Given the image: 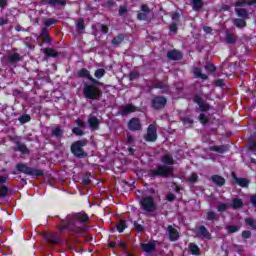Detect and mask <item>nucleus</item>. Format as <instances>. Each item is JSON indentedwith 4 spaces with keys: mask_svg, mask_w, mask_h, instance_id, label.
I'll return each instance as SVG.
<instances>
[{
    "mask_svg": "<svg viewBox=\"0 0 256 256\" xmlns=\"http://www.w3.org/2000/svg\"><path fill=\"white\" fill-rule=\"evenodd\" d=\"M89 221H91V218H89V214L85 213V211L69 214L64 220H61L58 229L59 231H70L74 235H83L85 233V228L83 227Z\"/></svg>",
    "mask_w": 256,
    "mask_h": 256,
    "instance_id": "obj_1",
    "label": "nucleus"
},
{
    "mask_svg": "<svg viewBox=\"0 0 256 256\" xmlns=\"http://www.w3.org/2000/svg\"><path fill=\"white\" fill-rule=\"evenodd\" d=\"M82 93L84 99H88L90 101H101V98L103 97V90L93 83L84 84Z\"/></svg>",
    "mask_w": 256,
    "mask_h": 256,
    "instance_id": "obj_2",
    "label": "nucleus"
},
{
    "mask_svg": "<svg viewBox=\"0 0 256 256\" xmlns=\"http://www.w3.org/2000/svg\"><path fill=\"white\" fill-rule=\"evenodd\" d=\"M87 145V140H77L73 142L70 146V151L76 159H86L88 157L87 152H85L84 147Z\"/></svg>",
    "mask_w": 256,
    "mask_h": 256,
    "instance_id": "obj_3",
    "label": "nucleus"
},
{
    "mask_svg": "<svg viewBox=\"0 0 256 256\" xmlns=\"http://www.w3.org/2000/svg\"><path fill=\"white\" fill-rule=\"evenodd\" d=\"M16 171L18 173H24V175H30L31 177H43L45 175V171L29 167L26 163H17Z\"/></svg>",
    "mask_w": 256,
    "mask_h": 256,
    "instance_id": "obj_4",
    "label": "nucleus"
},
{
    "mask_svg": "<svg viewBox=\"0 0 256 256\" xmlns=\"http://www.w3.org/2000/svg\"><path fill=\"white\" fill-rule=\"evenodd\" d=\"M169 175H173V168L169 166L158 165L156 169L148 171V177H150V179H155L156 177H169Z\"/></svg>",
    "mask_w": 256,
    "mask_h": 256,
    "instance_id": "obj_5",
    "label": "nucleus"
},
{
    "mask_svg": "<svg viewBox=\"0 0 256 256\" xmlns=\"http://www.w3.org/2000/svg\"><path fill=\"white\" fill-rule=\"evenodd\" d=\"M140 206L143 211H146V213H153L154 211H157V204L155 203V199H153L152 196L141 198Z\"/></svg>",
    "mask_w": 256,
    "mask_h": 256,
    "instance_id": "obj_6",
    "label": "nucleus"
},
{
    "mask_svg": "<svg viewBox=\"0 0 256 256\" xmlns=\"http://www.w3.org/2000/svg\"><path fill=\"white\" fill-rule=\"evenodd\" d=\"M151 107L155 109V111L165 109V107H167V98L165 96H155L151 100Z\"/></svg>",
    "mask_w": 256,
    "mask_h": 256,
    "instance_id": "obj_7",
    "label": "nucleus"
},
{
    "mask_svg": "<svg viewBox=\"0 0 256 256\" xmlns=\"http://www.w3.org/2000/svg\"><path fill=\"white\" fill-rule=\"evenodd\" d=\"M144 140L148 143H155L157 141V126L150 124L147 128V132L144 135Z\"/></svg>",
    "mask_w": 256,
    "mask_h": 256,
    "instance_id": "obj_8",
    "label": "nucleus"
},
{
    "mask_svg": "<svg viewBox=\"0 0 256 256\" xmlns=\"http://www.w3.org/2000/svg\"><path fill=\"white\" fill-rule=\"evenodd\" d=\"M193 102L199 106V109L202 113H207V111L211 110V106L203 98L200 97L199 94H195L193 97Z\"/></svg>",
    "mask_w": 256,
    "mask_h": 256,
    "instance_id": "obj_9",
    "label": "nucleus"
},
{
    "mask_svg": "<svg viewBox=\"0 0 256 256\" xmlns=\"http://www.w3.org/2000/svg\"><path fill=\"white\" fill-rule=\"evenodd\" d=\"M127 127L129 129V131H141V129H143V125L141 124V119L134 117L131 118L128 121Z\"/></svg>",
    "mask_w": 256,
    "mask_h": 256,
    "instance_id": "obj_10",
    "label": "nucleus"
},
{
    "mask_svg": "<svg viewBox=\"0 0 256 256\" xmlns=\"http://www.w3.org/2000/svg\"><path fill=\"white\" fill-rule=\"evenodd\" d=\"M140 9L142 12L137 13L138 21H147V19H149V15L151 14V8H149V5L147 4H142Z\"/></svg>",
    "mask_w": 256,
    "mask_h": 256,
    "instance_id": "obj_11",
    "label": "nucleus"
},
{
    "mask_svg": "<svg viewBox=\"0 0 256 256\" xmlns=\"http://www.w3.org/2000/svg\"><path fill=\"white\" fill-rule=\"evenodd\" d=\"M231 177L233 180V183L236 185H239V187H242L243 189H247L249 187V179L243 178V177H237V174L235 172L231 173Z\"/></svg>",
    "mask_w": 256,
    "mask_h": 256,
    "instance_id": "obj_12",
    "label": "nucleus"
},
{
    "mask_svg": "<svg viewBox=\"0 0 256 256\" xmlns=\"http://www.w3.org/2000/svg\"><path fill=\"white\" fill-rule=\"evenodd\" d=\"M167 58L170 59V61H181V59H183V53L177 49L169 50L167 52Z\"/></svg>",
    "mask_w": 256,
    "mask_h": 256,
    "instance_id": "obj_13",
    "label": "nucleus"
},
{
    "mask_svg": "<svg viewBox=\"0 0 256 256\" xmlns=\"http://www.w3.org/2000/svg\"><path fill=\"white\" fill-rule=\"evenodd\" d=\"M137 111V107L133 104H126L122 107V109L118 112V115H122V117H125V115H129L131 113H135Z\"/></svg>",
    "mask_w": 256,
    "mask_h": 256,
    "instance_id": "obj_14",
    "label": "nucleus"
},
{
    "mask_svg": "<svg viewBox=\"0 0 256 256\" xmlns=\"http://www.w3.org/2000/svg\"><path fill=\"white\" fill-rule=\"evenodd\" d=\"M39 37L43 43H46L48 45H50V43H53V39H51V36L49 35V29L47 28H41Z\"/></svg>",
    "mask_w": 256,
    "mask_h": 256,
    "instance_id": "obj_15",
    "label": "nucleus"
},
{
    "mask_svg": "<svg viewBox=\"0 0 256 256\" xmlns=\"http://www.w3.org/2000/svg\"><path fill=\"white\" fill-rule=\"evenodd\" d=\"M196 235L200 239L211 240V232H209V230H207V227H205V226H200L198 228V231H197Z\"/></svg>",
    "mask_w": 256,
    "mask_h": 256,
    "instance_id": "obj_16",
    "label": "nucleus"
},
{
    "mask_svg": "<svg viewBox=\"0 0 256 256\" xmlns=\"http://www.w3.org/2000/svg\"><path fill=\"white\" fill-rule=\"evenodd\" d=\"M45 239L48 243H51V245H59V243H61V237L55 233L46 234Z\"/></svg>",
    "mask_w": 256,
    "mask_h": 256,
    "instance_id": "obj_17",
    "label": "nucleus"
},
{
    "mask_svg": "<svg viewBox=\"0 0 256 256\" xmlns=\"http://www.w3.org/2000/svg\"><path fill=\"white\" fill-rule=\"evenodd\" d=\"M76 75L79 79H88V81H91L93 79L91 72L87 70V68H81L76 72Z\"/></svg>",
    "mask_w": 256,
    "mask_h": 256,
    "instance_id": "obj_18",
    "label": "nucleus"
},
{
    "mask_svg": "<svg viewBox=\"0 0 256 256\" xmlns=\"http://www.w3.org/2000/svg\"><path fill=\"white\" fill-rule=\"evenodd\" d=\"M44 5H48L49 7H65L67 0H45Z\"/></svg>",
    "mask_w": 256,
    "mask_h": 256,
    "instance_id": "obj_19",
    "label": "nucleus"
},
{
    "mask_svg": "<svg viewBox=\"0 0 256 256\" xmlns=\"http://www.w3.org/2000/svg\"><path fill=\"white\" fill-rule=\"evenodd\" d=\"M140 247L142 250H144L145 253H153V251L157 249V244H155V241L148 242V243H141Z\"/></svg>",
    "mask_w": 256,
    "mask_h": 256,
    "instance_id": "obj_20",
    "label": "nucleus"
},
{
    "mask_svg": "<svg viewBox=\"0 0 256 256\" xmlns=\"http://www.w3.org/2000/svg\"><path fill=\"white\" fill-rule=\"evenodd\" d=\"M229 145H220V146H210L208 149L209 151H214L215 153H220V155H223V153H227L229 151Z\"/></svg>",
    "mask_w": 256,
    "mask_h": 256,
    "instance_id": "obj_21",
    "label": "nucleus"
},
{
    "mask_svg": "<svg viewBox=\"0 0 256 256\" xmlns=\"http://www.w3.org/2000/svg\"><path fill=\"white\" fill-rule=\"evenodd\" d=\"M88 125L91 129H94V131H98L99 129V118H97V116H90L88 118Z\"/></svg>",
    "mask_w": 256,
    "mask_h": 256,
    "instance_id": "obj_22",
    "label": "nucleus"
},
{
    "mask_svg": "<svg viewBox=\"0 0 256 256\" xmlns=\"http://www.w3.org/2000/svg\"><path fill=\"white\" fill-rule=\"evenodd\" d=\"M168 235L170 241H178L179 240V231L175 229L173 226H168Z\"/></svg>",
    "mask_w": 256,
    "mask_h": 256,
    "instance_id": "obj_23",
    "label": "nucleus"
},
{
    "mask_svg": "<svg viewBox=\"0 0 256 256\" xmlns=\"http://www.w3.org/2000/svg\"><path fill=\"white\" fill-rule=\"evenodd\" d=\"M76 31H77L78 35H83V33H85V20L83 18L77 19Z\"/></svg>",
    "mask_w": 256,
    "mask_h": 256,
    "instance_id": "obj_24",
    "label": "nucleus"
},
{
    "mask_svg": "<svg viewBox=\"0 0 256 256\" xmlns=\"http://www.w3.org/2000/svg\"><path fill=\"white\" fill-rule=\"evenodd\" d=\"M235 13L237 17H240V19H249V11H247L245 8H235Z\"/></svg>",
    "mask_w": 256,
    "mask_h": 256,
    "instance_id": "obj_25",
    "label": "nucleus"
},
{
    "mask_svg": "<svg viewBox=\"0 0 256 256\" xmlns=\"http://www.w3.org/2000/svg\"><path fill=\"white\" fill-rule=\"evenodd\" d=\"M232 23L237 29H245V27H247V21L244 18H234Z\"/></svg>",
    "mask_w": 256,
    "mask_h": 256,
    "instance_id": "obj_26",
    "label": "nucleus"
},
{
    "mask_svg": "<svg viewBox=\"0 0 256 256\" xmlns=\"http://www.w3.org/2000/svg\"><path fill=\"white\" fill-rule=\"evenodd\" d=\"M124 41H125V34H118L112 39L111 44L114 47H119V45H121V43H123Z\"/></svg>",
    "mask_w": 256,
    "mask_h": 256,
    "instance_id": "obj_27",
    "label": "nucleus"
},
{
    "mask_svg": "<svg viewBox=\"0 0 256 256\" xmlns=\"http://www.w3.org/2000/svg\"><path fill=\"white\" fill-rule=\"evenodd\" d=\"M7 61L9 65H15V63H19V61H21V55H19V53L10 54Z\"/></svg>",
    "mask_w": 256,
    "mask_h": 256,
    "instance_id": "obj_28",
    "label": "nucleus"
},
{
    "mask_svg": "<svg viewBox=\"0 0 256 256\" xmlns=\"http://www.w3.org/2000/svg\"><path fill=\"white\" fill-rule=\"evenodd\" d=\"M43 53L46 57H52L53 59H57V57H59V52L53 48H45Z\"/></svg>",
    "mask_w": 256,
    "mask_h": 256,
    "instance_id": "obj_29",
    "label": "nucleus"
},
{
    "mask_svg": "<svg viewBox=\"0 0 256 256\" xmlns=\"http://www.w3.org/2000/svg\"><path fill=\"white\" fill-rule=\"evenodd\" d=\"M16 147H17V151H19L20 153H22V155H29V153H31V151L29 150V148H27V145L21 143V142H16Z\"/></svg>",
    "mask_w": 256,
    "mask_h": 256,
    "instance_id": "obj_30",
    "label": "nucleus"
},
{
    "mask_svg": "<svg viewBox=\"0 0 256 256\" xmlns=\"http://www.w3.org/2000/svg\"><path fill=\"white\" fill-rule=\"evenodd\" d=\"M211 181L214 182L217 187H223V185H225V179L219 175H213Z\"/></svg>",
    "mask_w": 256,
    "mask_h": 256,
    "instance_id": "obj_31",
    "label": "nucleus"
},
{
    "mask_svg": "<svg viewBox=\"0 0 256 256\" xmlns=\"http://www.w3.org/2000/svg\"><path fill=\"white\" fill-rule=\"evenodd\" d=\"M226 43H228V45H235L237 43V36L231 34V32H229V30L226 31Z\"/></svg>",
    "mask_w": 256,
    "mask_h": 256,
    "instance_id": "obj_32",
    "label": "nucleus"
},
{
    "mask_svg": "<svg viewBox=\"0 0 256 256\" xmlns=\"http://www.w3.org/2000/svg\"><path fill=\"white\" fill-rule=\"evenodd\" d=\"M243 200L241 198H233L232 203L230 204V207L232 209H241L243 207Z\"/></svg>",
    "mask_w": 256,
    "mask_h": 256,
    "instance_id": "obj_33",
    "label": "nucleus"
},
{
    "mask_svg": "<svg viewBox=\"0 0 256 256\" xmlns=\"http://www.w3.org/2000/svg\"><path fill=\"white\" fill-rule=\"evenodd\" d=\"M64 133L65 131H63L61 126H57L54 129H52V137H56V139H61Z\"/></svg>",
    "mask_w": 256,
    "mask_h": 256,
    "instance_id": "obj_34",
    "label": "nucleus"
},
{
    "mask_svg": "<svg viewBox=\"0 0 256 256\" xmlns=\"http://www.w3.org/2000/svg\"><path fill=\"white\" fill-rule=\"evenodd\" d=\"M191 3L194 11H201V9H203V5H205L203 0H191Z\"/></svg>",
    "mask_w": 256,
    "mask_h": 256,
    "instance_id": "obj_35",
    "label": "nucleus"
},
{
    "mask_svg": "<svg viewBox=\"0 0 256 256\" xmlns=\"http://www.w3.org/2000/svg\"><path fill=\"white\" fill-rule=\"evenodd\" d=\"M161 161L162 163H164V165H175V160L173 159V156L169 154H165L164 156H162Z\"/></svg>",
    "mask_w": 256,
    "mask_h": 256,
    "instance_id": "obj_36",
    "label": "nucleus"
},
{
    "mask_svg": "<svg viewBox=\"0 0 256 256\" xmlns=\"http://www.w3.org/2000/svg\"><path fill=\"white\" fill-rule=\"evenodd\" d=\"M251 7V5H253V0H242V1H236L234 3V7H236V9H239V7H245L247 6Z\"/></svg>",
    "mask_w": 256,
    "mask_h": 256,
    "instance_id": "obj_37",
    "label": "nucleus"
},
{
    "mask_svg": "<svg viewBox=\"0 0 256 256\" xmlns=\"http://www.w3.org/2000/svg\"><path fill=\"white\" fill-rule=\"evenodd\" d=\"M248 149L252 153H256V136H252L248 139Z\"/></svg>",
    "mask_w": 256,
    "mask_h": 256,
    "instance_id": "obj_38",
    "label": "nucleus"
},
{
    "mask_svg": "<svg viewBox=\"0 0 256 256\" xmlns=\"http://www.w3.org/2000/svg\"><path fill=\"white\" fill-rule=\"evenodd\" d=\"M190 253L195 256H199L201 254V250L199 249V246L195 243L189 244Z\"/></svg>",
    "mask_w": 256,
    "mask_h": 256,
    "instance_id": "obj_39",
    "label": "nucleus"
},
{
    "mask_svg": "<svg viewBox=\"0 0 256 256\" xmlns=\"http://www.w3.org/2000/svg\"><path fill=\"white\" fill-rule=\"evenodd\" d=\"M127 229V221L126 220H120L116 225V231L118 233H123Z\"/></svg>",
    "mask_w": 256,
    "mask_h": 256,
    "instance_id": "obj_40",
    "label": "nucleus"
},
{
    "mask_svg": "<svg viewBox=\"0 0 256 256\" xmlns=\"http://www.w3.org/2000/svg\"><path fill=\"white\" fill-rule=\"evenodd\" d=\"M206 221H212V223L215 222V221H218L217 213H215L212 210L208 211L206 213Z\"/></svg>",
    "mask_w": 256,
    "mask_h": 256,
    "instance_id": "obj_41",
    "label": "nucleus"
},
{
    "mask_svg": "<svg viewBox=\"0 0 256 256\" xmlns=\"http://www.w3.org/2000/svg\"><path fill=\"white\" fill-rule=\"evenodd\" d=\"M57 23H59V20L55 19V18H48L44 21V28L47 29V27H51V25H57Z\"/></svg>",
    "mask_w": 256,
    "mask_h": 256,
    "instance_id": "obj_42",
    "label": "nucleus"
},
{
    "mask_svg": "<svg viewBox=\"0 0 256 256\" xmlns=\"http://www.w3.org/2000/svg\"><path fill=\"white\" fill-rule=\"evenodd\" d=\"M127 13H129V10L127 9V6L120 5L118 10L119 17H126Z\"/></svg>",
    "mask_w": 256,
    "mask_h": 256,
    "instance_id": "obj_43",
    "label": "nucleus"
},
{
    "mask_svg": "<svg viewBox=\"0 0 256 256\" xmlns=\"http://www.w3.org/2000/svg\"><path fill=\"white\" fill-rule=\"evenodd\" d=\"M18 121L21 123V125H25V123H29V121H31V116L28 114H23L18 118Z\"/></svg>",
    "mask_w": 256,
    "mask_h": 256,
    "instance_id": "obj_44",
    "label": "nucleus"
},
{
    "mask_svg": "<svg viewBox=\"0 0 256 256\" xmlns=\"http://www.w3.org/2000/svg\"><path fill=\"white\" fill-rule=\"evenodd\" d=\"M105 73H107L105 69L99 68L94 72V76L96 77V79H102V77H105Z\"/></svg>",
    "mask_w": 256,
    "mask_h": 256,
    "instance_id": "obj_45",
    "label": "nucleus"
},
{
    "mask_svg": "<svg viewBox=\"0 0 256 256\" xmlns=\"http://www.w3.org/2000/svg\"><path fill=\"white\" fill-rule=\"evenodd\" d=\"M9 193V188L7 186H0V199H5Z\"/></svg>",
    "mask_w": 256,
    "mask_h": 256,
    "instance_id": "obj_46",
    "label": "nucleus"
},
{
    "mask_svg": "<svg viewBox=\"0 0 256 256\" xmlns=\"http://www.w3.org/2000/svg\"><path fill=\"white\" fill-rule=\"evenodd\" d=\"M194 73H195L196 77H199L200 79H203L204 81H207V79H209V76H207V74L201 73V69H199V68H196Z\"/></svg>",
    "mask_w": 256,
    "mask_h": 256,
    "instance_id": "obj_47",
    "label": "nucleus"
},
{
    "mask_svg": "<svg viewBox=\"0 0 256 256\" xmlns=\"http://www.w3.org/2000/svg\"><path fill=\"white\" fill-rule=\"evenodd\" d=\"M239 226H237V225H228V226H226V231H227V233H237V231H239Z\"/></svg>",
    "mask_w": 256,
    "mask_h": 256,
    "instance_id": "obj_48",
    "label": "nucleus"
},
{
    "mask_svg": "<svg viewBox=\"0 0 256 256\" xmlns=\"http://www.w3.org/2000/svg\"><path fill=\"white\" fill-rule=\"evenodd\" d=\"M205 69L208 73H215V71H217V67L213 63H207Z\"/></svg>",
    "mask_w": 256,
    "mask_h": 256,
    "instance_id": "obj_49",
    "label": "nucleus"
},
{
    "mask_svg": "<svg viewBox=\"0 0 256 256\" xmlns=\"http://www.w3.org/2000/svg\"><path fill=\"white\" fill-rule=\"evenodd\" d=\"M245 223L248 227H252V229H256V220L253 218H245Z\"/></svg>",
    "mask_w": 256,
    "mask_h": 256,
    "instance_id": "obj_50",
    "label": "nucleus"
},
{
    "mask_svg": "<svg viewBox=\"0 0 256 256\" xmlns=\"http://www.w3.org/2000/svg\"><path fill=\"white\" fill-rule=\"evenodd\" d=\"M133 225H134L135 231H137L138 233H143V231H145V227L139 224L137 221H134Z\"/></svg>",
    "mask_w": 256,
    "mask_h": 256,
    "instance_id": "obj_51",
    "label": "nucleus"
},
{
    "mask_svg": "<svg viewBox=\"0 0 256 256\" xmlns=\"http://www.w3.org/2000/svg\"><path fill=\"white\" fill-rule=\"evenodd\" d=\"M155 89H169V85H167V83L163 82V81H159L155 84Z\"/></svg>",
    "mask_w": 256,
    "mask_h": 256,
    "instance_id": "obj_52",
    "label": "nucleus"
},
{
    "mask_svg": "<svg viewBox=\"0 0 256 256\" xmlns=\"http://www.w3.org/2000/svg\"><path fill=\"white\" fill-rule=\"evenodd\" d=\"M72 133L74 135H77L78 137H83V135H85V132H83V130H81V128H79V127H74L72 129Z\"/></svg>",
    "mask_w": 256,
    "mask_h": 256,
    "instance_id": "obj_53",
    "label": "nucleus"
},
{
    "mask_svg": "<svg viewBox=\"0 0 256 256\" xmlns=\"http://www.w3.org/2000/svg\"><path fill=\"white\" fill-rule=\"evenodd\" d=\"M198 119L202 125H207V123H209V118H207V116L203 113L199 115Z\"/></svg>",
    "mask_w": 256,
    "mask_h": 256,
    "instance_id": "obj_54",
    "label": "nucleus"
},
{
    "mask_svg": "<svg viewBox=\"0 0 256 256\" xmlns=\"http://www.w3.org/2000/svg\"><path fill=\"white\" fill-rule=\"evenodd\" d=\"M188 181L190 183H197V181H199V176L197 175V173H192L189 177H188Z\"/></svg>",
    "mask_w": 256,
    "mask_h": 256,
    "instance_id": "obj_55",
    "label": "nucleus"
},
{
    "mask_svg": "<svg viewBox=\"0 0 256 256\" xmlns=\"http://www.w3.org/2000/svg\"><path fill=\"white\" fill-rule=\"evenodd\" d=\"M177 199V196L171 192H169L167 195H166V200L169 202V203H173V201H175Z\"/></svg>",
    "mask_w": 256,
    "mask_h": 256,
    "instance_id": "obj_56",
    "label": "nucleus"
},
{
    "mask_svg": "<svg viewBox=\"0 0 256 256\" xmlns=\"http://www.w3.org/2000/svg\"><path fill=\"white\" fill-rule=\"evenodd\" d=\"M171 17L174 23L179 24V19H181V14H179V12H174Z\"/></svg>",
    "mask_w": 256,
    "mask_h": 256,
    "instance_id": "obj_57",
    "label": "nucleus"
},
{
    "mask_svg": "<svg viewBox=\"0 0 256 256\" xmlns=\"http://www.w3.org/2000/svg\"><path fill=\"white\" fill-rule=\"evenodd\" d=\"M76 125L78 128L85 129V121H83L81 118L76 119Z\"/></svg>",
    "mask_w": 256,
    "mask_h": 256,
    "instance_id": "obj_58",
    "label": "nucleus"
},
{
    "mask_svg": "<svg viewBox=\"0 0 256 256\" xmlns=\"http://www.w3.org/2000/svg\"><path fill=\"white\" fill-rule=\"evenodd\" d=\"M242 239H251V231L250 230H244L242 231Z\"/></svg>",
    "mask_w": 256,
    "mask_h": 256,
    "instance_id": "obj_59",
    "label": "nucleus"
},
{
    "mask_svg": "<svg viewBox=\"0 0 256 256\" xmlns=\"http://www.w3.org/2000/svg\"><path fill=\"white\" fill-rule=\"evenodd\" d=\"M138 76H139V72H136V71L130 72L129 81H135V79H137Z\"/></svg>",
    "mask_w": 256,
    "mask_h": 256,
    "instance_id": "obj_60",
    "label": "nucleus"
},
{
    "mask_svg": "<svg viewBox=\"0 0 256 256\" xmlns=\"http://www.w3.org/2000/svg\"><path fill=\"white\" fill-rule=\"evenodd\" d=\"M217 211L220 213H223V211H227V204L226 203H221L217 206Z\"/></svg>",
    "mask_w": 256,
    "mask_h": 256,
    "instance_id": "obj_61",
    "label": "nucleus"
},
{
    "mask_svg": "<svg viewBox=\"0 0 256 256\" xmlns=\"http://www.w3.org/2000/svg\"><path fill=\"white\" fill-rule=\"evenodd\" d=\"M179 24H177V22H172L169 29L172 33H177L178 30V26Z\"/></svg>",
    "mask_w": 256,
    "mask_h": 256,
    "instance_id": "obj_62",
    "label": "nucleus"
},
{
    "mask_svg": "<svg viewBox=\"0 0 256 256\" xmlns=\"http://www.w3.org/2000/svg\"><path fill=\"white\" fill-rule=\"evenodd\" d=\"M182 121H183L184 125H193L195 123V121L189 117L183 118Z\"/></svg>",
    "mask_w": 256,
    "mask_h": 256,
    "instance_id": "obj_63",
    "label": "nucleus"
},
{
    "mask_svg": "<svg viewBox=\"0 0 256 256\" xmlns=\"http://www.w3.org/2000/svg\"><path fill=\"white\" fill-rule=\"evenodd\" d=\"M250 203L256 208V194L250 196Z\"/></svg>",
    "mask_w": 256,
    "mask_h": 256,
    "instance_id": "obj_64",
    "label": "nucleus"
}]
</instances>
